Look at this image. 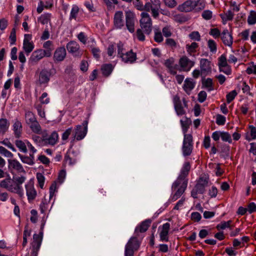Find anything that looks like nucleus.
I'll return each mask as SVG.
<instances>
[{"label":"nucleus","instance_id":"nucleus-1","mask_svg":"<svg viewBox=\"0 0 256 256\" xmlns=\"http://www.w3.org/2000/svg\"><path fill=\"white\" fill-rule=\"evenodd\" d=\"M140 244L137 236L131 237L125 246L124 256H134V252L138 250Z\"/></svg>","mask_w":256,"mask_h":256},{"label":"nucleus","instance_id":"nucleus-2","mask_svg":"<svg viewBox=\"0 0 256 256\" xmlns=\"http://www.w3.org/2000/svg\"><path fill=\"white\" fill-rule=\"evenodd\" d=\"M190 169V162H184L181 170L180 175L178 177L176 180L172 184V190L178 188L181 184L182 182H184V180L188 181V180L186 178L188 174Z\"/></svg>","mask_w":256,"mask_h":256},{"label":"nucleus","instance_id":"nucleus-3","mask_svg":"<svg viewBox=\"0 0 256 256\" xmlns=\"http://www.w3.org/2000/svg\"><path fill=\"white\" fill-rule=\"evenodd\" d=\"M199 4L201 7H199L198 8L201 9L204 8V4L200 0H188L179 5L178 10L181 12H188L192 11L194 8H197V6Z\"/></svg>","mask_w":256,"mask_h":256},{"label":"nucleus","instance_id":"nucleus-4","mask_svg":"<svg viewBox=\"0 0 256 256\" xmlns=\"http://www.w3.org/2000/svg\"><path fill=\"white\" fill-rule=\"evenodd\" d=\"M173 103L174 110L178 116L184 115L186 114L184 108H188V101L185 98H182V104L178 96L176 95L173 98Z\"/></svg>","mask_w":256,"mask_h":256},{"label":"nucleus","instance_id":"nucleus-5","mask_svg":"<svg viewBox=\"0 0 256 256\" xmlns=\"http://www.w3.org/2000/svg\"><path fill=\"white\" fill-rule=\"evenodd\" d=\"M88 119L84 120L82 125H77L75 128L74 132L73 134V140L74 141L76 138L77 140H82L86 134L88 132Z\"/></svg>","mask_w":256,"mask_h":256},{"label":"nucleus","instance_id":"nucleus-6","mask_svg":"<svg viewBox=\"0 0 256 256\" xmlns=\"http://www.w3.org/2000/svg\"><path fill=\"white\" fill-rule=\"evenodd\" d=\"M142 18L140 21L141 28L146 34H150L152 30V22L150 15L147 12L141 14Z\"/></svg>","mask_w":256,"mask_h":256},{"label":"nucleus","instance_id":"nucleus-7","mask_svg":"<svg viewBox=\"0 0 256 256\" xmlns=\"http://www.w3.org/2000/svg\"><path fill=\"white\" fill-rule=\"evenodd\" d=\"M193 138L192 134H184L182 146L184 156H189L191 154L193 149Z\"/></svg>","mask_w":256,"mask_h":256},{"label":"nucleus","instance_id":"nucleus-8","mask_svg":"<svg viewBox=\"0 0 256 256\" xmlns=\"http://www.w3.org/2000/svg\"><path fill=\"white\" fill-rule=\"evenodd\" d=\"M126 24L128 30L130 33L134 32L135 14L130 10L126 12Z\"/></svg>","mask_w":256,"mask_h":256},{"label":"nucleus","instance_id":"nucleus-9","mask_svg":"<svg viewBox=\"0 0 256 256\" xmlns=\"http://www.w3.org/2000/svg\"><path fill=\"white\" fill-rule=\"evenodd\" d=\"M52 72L50 70L42 69L39 74L38 82L40 85L48 84L52 76Z\"/></svg>","mask_w":256,"mask_h":256},{"label":"nucleus","instance_id":"nucleus-10","mask_svg":"<svg viewBox=\"0 0 256 256\" xmlns=\"http://www.w3.org/2000/svg\"><path fill=\"white\" fill-rule=\"evenodd\" d=\"M200 68L201 70V76L204 78L206 76L211 72L210 62L206 58H202L200 60Z\"/></svg>","mask_w":256,"mask_h":256},{"label":"nucleus","instance_id":"nucleus-11","mask_svg":"<svg viewBox=\"0 0 256 256\" xmlns=\"http://www.w3.org/2000/svg\"><path fill=\"white\" fill-rule=\"evenodd\" d=\"M195 62L190 60L187 56H183L179 60V64L180 67L186 72L190 70V68L194 66Z\"/></svg>","mask_w":256,"mask_h":256},{"label":"nucleus","instance_id":"nucleus-12","mask_svg":"<svg viewBox=\"0 0 256 256\" xmlns=\"http://www.w3.org/2000/svg\"><path fill=\"white\" fill-rule=\"evenodd\" d=\"M124 15L122 11H117L115 12L114 17V24L117 29H122L124 25L123 19Z\"/></svg>","mask_w":256,"mask_h":256},{"label":"nucleus","instance_id":"nucleus-13","mask_svg":"<svg viewBox=\"0 0 256 256\" xmlns=\"http://www.w3.org/2000/svg\"><path fill=\"white\" fill-rule=\"evenodd\" d=\"M32 38V35L30 34H25L23 42V49L27 55L30 53L34 48V45L32 42H30V40Z\"/></svg>","mask_w":256,"mask_h":256},{"label":"nucleus","instance_id":"nucleus-14","mask_svg":"<svg viewBox=\"0 0 256 256\" xmlns=\"http://www.w3.org/2000/svg\"><path fill=\"white\" fill-rule=\"evenodd\" d=\"M122 60L124 63H134L136 60V53L134 52L132 50L126 52L121 56Z\"/></svg>","mask_w":256,"mask_h":256},{"label":"nucleus","instance_id":"nucleus-15","mask_svg":"<svg viewBox=\"0 0 256 256\" xmlns=\"http://www.w3.org/2000/svg\"><path fill=\"white\" fill-rule=\"evenodd\" d=\"M221 38L225 46H231L233 42V38L231 34L226 29L224 30L222 33Z\"/></svg>","mask_w":256,"mask_h":256},{"label":"nucleus","instance_id":"nucleus-16","mask_svg":"<svg viewBox=\"0 0 256 256\" xmlns=\"http://www.w3.org/2000/svg\"><path fill=\"white\" fill-rule=\"evenodd\" d=\"M152 220L150 219H146L142 222L140 224L135 228L134 233L136 234V236H138L137 234L138 232L141 233L146 232L150 226Z\"/></svg>","mask_w":256,"mask_h":256},{"label":"nucleus","instance_id":"nucleus-17","mask_svg":"<svg viewBox=\"0 0 256 256\" xmlns=\"http://www.w3.org/2000/svg\"><path fill=\"white\" fill-rule=\"evenodd\" d=\"M58 138V133L56 131H54L48 138L43 136L42 140L46 144L54 146L57 142Z\"/></svg>","mask_w":256,"mask_h":256},{"label":"nucleus","instance_id":"nucleus-18","mask_svg":"<svg viewBox=\"0 0 256 256\" xmlns=\"http://www.w3.org/2000/svg\"><path fill=\"white\" fill-rule=\"evenodd\" d=\"M188 180H184V182H182L181 184L179 186L180 188L177 190L172 197V201H175L180 198L186 190Z\"/></svg>","mask_w":256,"mask_h":256},{"label":"nucleus","instance_id":"nucleus-19","mask_svg":"<svg viewBox=\"0 0 256 256\" xmlns=\"http://www.w3.org/2000/svg\"><path fill=\"white\" fill-rule=\"evenodd\" d=\"M66 48L70 53L76 56L78 55V50L80 49L79 44L75 41H70L66 44Z\"/></svg>","mask_w":256,"mask_h":256},{"label":"nucleus","instance_id":"nucleus-20","mask_svg":"<svg viewBox=\"0 0 256 256\" xmlns=\"http://www.w3.org/2000/svg\"><path fill=\"white\" fill-rule=\"evenodd\" d=\"M170 228V224L168 222L164 224L162 226V230L160 232V239L162 241L168 242V234Z\"/></svg>","mask_w":256,"mask_h":256},{"label":"nucleus","instance_id":"nucleus-21","mask_svg":"<svg viewBox=\"0 0 256 256\" xmlns=\"http://www.w3.org/2000/svg\"><path fill=\"white\" fill-rule=\"evenodd\" d=\"M66 56V50L64 47H60L58 48L54 56V58L55 60L61 62L64 60Z\"/></svg>","mask_w":256,"mask_h":256},{"label":"nucleus","instance_id":"nucleus-22","mask_svg":"<svg viewBox=\"0 0 256 256\" xmlns=\"http://www.w3.org/2000/svg\"><path fill=\"white\" fill-rule=\"evenodd\" d=\"M25 187L28 201L30 202L34 200L36 196V192L34 188V185L32 184H26Z\"/></svg>","mask_w":256,"mask_h":256},{"label":"nucleus","instance_id":"nucleus-23","mask_svg":"<svg viewBox=\"0 0 256 256\" xmlns=\"http://www.w3.org/2000/svg\"><path fill=\"white\" fill-rule=\"evenodd\" d=\"M8 166H12L14 169L19 172L26 173V171L22 165L16 160H8Z\"/></svg>","mask_w":256,"mask_h":256},{"label":"nucleus","instance_id":"nucleus-24","mask_svg":"<svg viewBox=\"0 0 256 256\" xmlns=\"http://www.w3.org/2000/svg\"><path fill=\"white\" fill-rule=\"evenodd\" d=\"M205 187L196 183L194 188L191 191V196L194 198H197L198 194H203L205 192Z\"/></svg>","mask_w":256,"mask_h":256},{"label":"nucleus","instance_id":"nucleus-25","mask_svg":"<svg viewBox=\"0 0 256 256\" xmlns=\"http://www.w3.org/2000/svg\"><path fill=\"white\" fill-rule=\"evenodd\" d=\"M113 70L114 66L111 64H103L100 68L102 75L105 77H108L110 76Z\"/></svg>","mask_w":256,"mask_h":256},{"label":"nucleus","instance_id":"nucleus-26","mask_svg":"<svg viewBox=\"0 0 256 256\" xmlns=\"http://www.w3.org/2000/svg\"><path fill=\"white\" fill-rule=\"evenodd\" d=\"M43 50L40 49L34 51L30 56V60L34 62H38L44 57Z\"/></svg>","mask_w":256,"mask_h":256},{"label":"nucleus","instance_id":"nucleus-27","mask_svg":"<svg viewBox=\"0 0 256 256\" xmlns=\"http://www.w3.org/2000/svg\"><path fill=\"white\" fill-rule=\"evenodd\" d=\"M10 126V122L6 118H2L0 119V134H4L8 130Z\"/></svg>","mask_w":256,"mask_h":256},{"label":"nucleus","instance_id":"nucleus-28","mask_svg":"<svg viewBox=\"0 0 256 256\" xmlns=\"http://www.w3.org/2000/svg\"><path fill=\"white\" fill-rule=\"evenodd\" d=\"M184 119L185 120H180L182 128V130L184 135L187 134L186 133L188 130L190 124H192V121L190 118H188L187 117H185Z\"/></svg>","mask_w":256,"mask_h":256},{"label":"nucleus","instance_id":"nucleus-29","mask_svg":"<svg viewBox=\"0 0 256 256\" xmlns=\"http://www.w3.org/2000/svg\"><path fill=\"white\" fill-rule=\"evenodd\" d=\"M14 134L16 138H20L21 136L22 126L21 122L17 120L13 125Z\"/></svg>","mask_w":256,"mask_h":256},{"label":"nucleus","instance_id":"nucleus-30","mask_svg":"<svg viewBox=\"0 0 256 256\" xmlns=\"http://www.w3.org/2000/svg\"><path fill=\"white\" fill-rule=\"evenodd\" d=\"M43 236V232H40L39 234H34L33 236V242L32 245L36 246L37 247L40 246Z\"/></svg>","mask_w":256,"mask_h":256},{"label":"nucleus","instance_id":"nucleus-31","mask_svg":"<svg viewBox=\"0 0 256 256\" xmlns=\"http://www.w3.org/2000/svg\"><path fill=\"white\" fill-rule=\"evenodd\" d=\"M195 86V82H194L190 78H186L184 80V89L186 91V92H188V91H191Z\"/></svg>","mask_w":256,"mask_h":256},{"label":"nucleus","instance_id":"nucleus-32","mask_svg":"<svg viewBox=\"0 0 256 256\" xmlns=\"http://www.w3.org/2000/svg\"><path fill=\"white\" fill-rule=\"evenodd\" d=\"M80 8L76 4L73 5L70 11L69 20H76Z\"/></svg>","mask_w":256,"mask_h":256},{"label":"nucleus","instance_id":"nucleus-33","mask_svg":"<svg viewBox=\"0 0 256 256\" xmlns=\"http://www.w3.org/2000/svg\"><path fill=\"white\" fill-rule=\"evenodd\" d=\"M29 125L30 128L34 132L37 134H40L41 133V127L37 120Z\"/></svg>","mask_w":256,"mask_h":256},{"label":"nucleus","instance_id":"nucleus-34","mask_svg":"<svg viewBox=\"0 0 256 256\" xmlns=\"http://www.w3.org/2000/svg\"><path fill=\"white\" fill-rule=\"evenodd\" d=\"M25 118L26 122L28 125L36 121L34 114L31 112H26L25 114Z\"/></svg>","mask_w":256,"mask_h":256},{"label":"nucleus","instance_id":"nucleus-35","mask_svg":"<svg viewBox=\"0 0 256 256\" xmlns=\"http://www.w3.org/2000/svg\"><path fill=\"white\" fill-rule=\"evenodd\" d=\"M220 152L222 154L221 156L226 158L229 157L230 146L226 144H222L220 146Z\"/></svg>","mask_w":256,"mask_h":256},{"label":"nucleus","instance_id":"nucleus-36","mask_svg":"<svg viewBox=\"0 0 256 256\" xmlns=\"http://www.w3.org/2000/svg\"><path fill=\"white\" fill-rule=\"evenodd\" d=\"M202 86L208 88V91L214 90L212 80V78H208L206 80L202 79Z\"/></svg>","mask_w":256,"mask_h":256},{"label":"nucleus","instance_id":"nucleus-37","mask_svg":"<svg viewBox=\"0 0 256 256\" xmlns=\"http://www.w3.org/2000/svg\"><path fill=\"white\" fill-rule=\"evenodd\" d=\"M50 17L51 14H44L40 16L38 19V21L42 24H47L50 21Z\"/></svg>","mask_w":256,"mask_h":256},{"label":"nucleus","instance_id":"nucleus-38","mask_svg":"<svg viewBox=\"0 0 256 256\" xmlns=\"http://www.w3.org/2000/svg\"><path fill=\"white\" fill-rule=\"evenodd\" d=\"M209 181V178L206 174H204L201 176L198 180L197 183L200 184L202 186H203L205 188L208 185Z\"/></svg>","mask_w":256,"mask_h":256},{"label":"nucleus","instance_id":"nucleus-39","mask_svg":"<svg viewBox=\"0 0 256 256\" xmlns=\"http://www.w3.org/2000/svg\"><path fill=\"white\" fill-rule=\"evenodd\" d=\"M218 66L220 69L223 68V67H226L228 66L226 58L224 54H222L218 58Z\"/></svg>","mask_w":256,"mask_h":256},{"label":"nucleus","instance_id":"nucleus-40","mask_svg":"<svg viewBox=\"0 0 256 256\" xmlns=\"http://www.w3.org/2000/svg\"><path fill=\"white\" fill-rule=\"evenodd\" d=\"M16 146L19 150L24 152L26 153L28 152L26 145L25 143L21 140H16L15 142Z\"/></svg>","mask_w":256,"mask_h":256},{"label":"nucleus","instance_id":"nucleus-41","mask_svg":"<svg viewBox=\"0 0 256 256\" xmlns=\"http://www.w3.org/2000/svg\"><path fill=\"white\" fill-rule=\"evenodd\" d=\"M248 23L250 25H253L256 23V12L251 10L248 16Z\"/></svg>","mask_w":256,"mask_h":256},{"label":"nucleus","instance_id":"nucleus-42","mask_svg":"<svg viewBox=\"0 0 256 256\" xmlns=\"http://www.w3.org/2000/svg\"><path fill=\"white\" fill-rule=\"evenodd\" d=\"M18 156L21 161L24 164H26L30 166H32L34 164V162L31 160L28 156H24L20 154H18Z\"/></svg>","mask_w":256,"mask_h":256},{"label":"nucleus","instance_id":"nucleus-43","mask_svg":"<svg viewBox=\"0 0 256 256\" xmlns=\"http://www.w3.org/2000/svg\"><path fill=\"white\" fill-rule=\"evenodd\" d=\"M208 46L210 52L215 53L217 50V46L216 42L212 40H209L208 42Z\"/></svg>","mask_w":256,"mask_h":256},{"label":"nucleus","instance_id":"nucleus-44","mask_svg":"<svg viewBox=\"0 0 256 256\" xmlns=\"http://www.w3.org/2000/svg\"><path fill=\"white\" fill-rule=\"evenodd\" d=\"M36 178L40 187L42 189L44 188L45 182V178L44 175L42 173L38 172L36 174Z\"/></svg>","mask_w":256,"mask_h":256},{"label":"nucleus","instance_id":"nucleus-45","mask_svg":"<svg viewBox=\"0 0 256 256\" xmlns=\"http://www.w3.org/2000/svg\"><path fill=\"white\" fill-rule=\"evenodd\" d=\"M232 221L230 220L227 222H222L220 224H218L216 228L219 230L220 229L224 230L226 228H230V224L232 223Z\"/></svg>","mask_w":256,"mask_h":256},{"label":"nucleus","instance_id":"nucleus-46","mask_svg":"<svg viewBox=\"0 0 256 256\" xmlns=\"http://www.w3.org/2000/svg\"><path fill=\"white\" fill-rule=\"evenodd\" d=\"M198 47V44L196 42H193L190 44L186 45V50L189 54L194 52H196V49Z\"/></svg>","mask_w":256,"mask_h":256},{"label":"nucleus","instance_id":"nucleus-47","mask_svg":"<svg viewBox=\"0 0 256 256\" xmlns=\"http://www.w3.org/2000/svg\"><path fill=\"white\" fill-rule=\"evenodd\" d=\"M238 93L236 90H233L226 94V102L228 104L231 102L237 96Z\"/></svg>","mask_w":256,"mask_h":256},{"label":"nucleus","instance_id":"nucleus-48","mask_svg":"<svg viewBox=\"0 0 256 256\" xmlns=\"http://www.w3.org/2000/svg\"><path fill=\"white\" fill-rule=\"evenodd\" d=\"M0 154L10 158H12L14 156L13 154L10 152L2 146H0Z\"/></svg>","mask_w":256,"mask_h":256},{"label":"nucleus","instance_id":"nucleus-49","mask_svg":"<svg viewBox=\"0 0 256 256\" xmlns=\"http://www.w3.org/2000/svg\"><path fill=\"white\" fill-rule=\"evenodd\" d=\"M117 48H118V57L121 58L122 54H124V44L122 42H119L117 44Z\"/></svg>","mask_w":256,"mask_h":256},{"label":"nucleus","instance_id":"nucleus-50","mask_svg":"<svg viewBox=\"0 0 256 256\" xmlns=\"http://www.w3.org/2000/svg\"><path fill=\"white\" fill-rule=\"evenodd\" d=\"M10 40L11 45L14 44L16 42V28H13L10 36Z\"/></svg>","mask_w":256,"mask_h":256},{"label":"nucleus","instance_id":"nucleus-51","mask_svg":"<svg viewBox=\"0 0 256 256\" xmlns=\"http://www.w3.org/2000/svg\"><path fill=\"white\" fill-rule=\"evenodd\" d=\"M226 118L224 116L218 114L216 118V123L219 126L224 125L226 123Z\"/></svg>","mask_w":256,"mask_h":256},{"label":"nucleus","instance_id":"nucleus-52","mask_svg":"<svg viewBox=\"0 0 256 256\" xmlns=\"http://www.w3.org/2000/svg\"><path fill=\"white\" fill-rule=\"evenodd\" d=\"M221 138L224 142H228L229 143H231L232 142L231 136L228 132H221Z\"/></svg>","mask_w":256,"mask_h":256},{"label":"nucleus","instance_id":"nucleus-53","mask_svg":"<svg viewBox=\"0 0 256 256\" xmlns=\"http://www.w3.org/2000/svg\"><path fill=\"white\" fill-rule=\"evenodd\" d=\"M26 180V177L24 176H13V180L16 183V186H21L20 185L24 182Z\"/></svg>","mask_w":256,"mask_h":256},{"label":"nucleus","instance_id":"nucleus-54","mask_svg":"<svg viewBox=\"0 0 256 256\" xmlns=\"http://www.w3.org/2000/svg\"><path fill=\"white\" fill-rule=\"evenodd\" d=\"M212 12L210 10H204L203 11L202 14V16L203 18L206 20H210L212 18Z\"/></svg>","mask_w":256,"mask_h":256},{"label":"nucleus","instance_id":"nucleus-55","mask_svg":"<svg viewBox=\"0 0 256 256\" xmlns=\"http://www.w3.org/2000/svg\"><path fill=\"white\" fill-rule=\"evenodd\" d=\"M189 37L191 40L200 41V36L198 32L194 31L189 34Z\"/></svg>","mask_w":256,"mask_h":256},{"label":"nucleus","instance_id":"nucleus-56","mask_svg":"<svg viewBox=\"0 0 256 256\" xmlns=\"http://www.w3.org/2000/svg\"><path fill=\"white\" fill-rule=\"evenodd\" d=\"M175 18L176 21L179 23H184L188 20V18L182 14H177Z\"/></svg>","mask_w":256,"mask_h":256},{"label":"nucleus","instance_id":"nucleus-57","mask_svg":"<svg viewBox=\"0 0 256 256\" xmlns=\"http://www.w3.org/2000/svg\"><path fill=\"white\" fill-rule=\"evenodd\" d=\"M207 96V94L205 91L202 90L198 94V100L200 102H204Z\"/></svg>","mask_w":256,"mask_h":256},{"label":"nucleus","instance_id":"nucleus-58","mask_svg":"<svg viewBox=\"0 0 256 256\" xmlns=\"http://www.w3.org/2000/svg\"><path fill=\"white\" fill-rule=\"evenodd\" d=\"M209 34L212 36L214 38H216L220 36V32L217 28H212L209 32Z\"/></svg>","mask_w":256,"mask_h":256},{"label":"nucleus","instance_id":"nucleus-59","mask_svg":"<svg viewBox=\"0 0 256 256\" xmlns=\"http://www.w3.org/2000/svg\"><path fill=\"white\" fill-rule=\"evenodd\" d=\"M174 62V60L173 58L171 57L167 60H166L164 64L168 69L173 66V64Z\"/></svg>","mask_w":256,"mask_h":256},{"label":"nucleus","instance_id":"nucleus-60","mask_svg":"<svg viewBox=\"0 0 256 256\" xmlns=\"http://www.w3.org/2000/svg\"><path fill=\"white\" fill-rule=\"evenodd\" d=\"M166 6H168L170 8H174L177 2L176 0H163Z\"/></svg>","mask_w":256,"mask_h":256},{"label":"nucleus","instance_id":"nucleus-61","mask_svg":"<svg viewBox=\"0 0 256 256\" xmlns=\"http://www.w3.org/2000/svg\"><path fill=\"white\" fill-rule=\"evenodd\" d=\"M202 218L200 214L198 212H193L191 214V219L196 222H198Z\"/></svg>","mask_w":256,"mask_h":256},{"label":"nucleus","instance_id":"nucleus-62","mask_svg":"<svg viewBox=\"0 0 256 256\" xmlns=\"http://www.w3.org/2000/svg\"><path fill=\"white\" fill-rule=\"evenodd\" d=\"M94 57L98 60L100 58V50L98 48H93L91 50Z\"/></svg>","mask_w":256,"mask_h":256},{"label":"nucleus","instance_id":"nucleus-63","mask_svg":"<svg viewBox=\"0 0 256 256\" xmlns=\"http://www.w3.org/2000/svg\"><path fill=\"white\" fill-rule=\"evenodd\" d=\"M12 181V180L11 178H5L0 182V187L6 189Z\"/></svg>","mask_w":256,"mask_h":256},{"label":"nucleus","instance_id":"nucleus-64","mask_svg":"<svg viewBox=\"0 0 256 256\" xmlns=\"http://www.w3.org/2000/svg\"><path fill=\"white\" fill-rule=\"evenodd\" d=\"M248 212L251 214L255 212H256V204L254 202H252L248 204Z\"/></svg>","mask_w":256,"mask_h":256}]
</instances>
